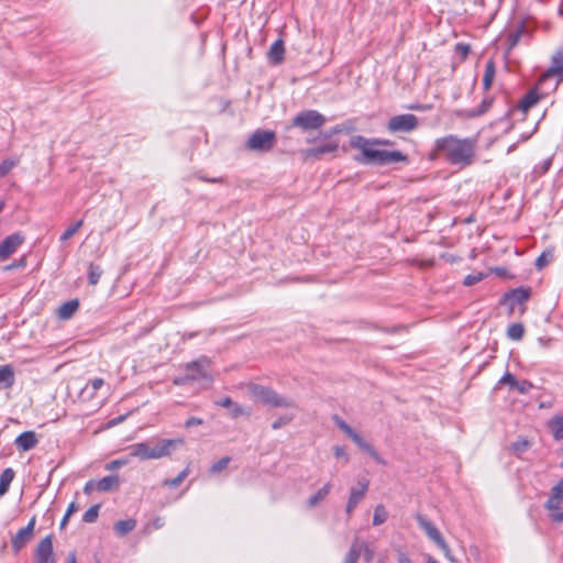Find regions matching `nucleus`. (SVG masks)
<instances>
[{"label":"nucleus","mask_w":563,"mask_h":563,"mask_svg":"<svg viewBox=\"0 0 563 563\" xmlns=\"http://www.w3.org/2000/svg\"><path fill=\"white\" fill-rule=\"evenodd\" d=\"M550 519L554 522L562 523L563 522V510H554L550 514Z\"/></svg>","instance_id":"obj_56"},{"label":"nucleus","mask_w":563,"mask_h":563,"mask_svg":"<svg viewBox=\"0 0 563 563\" xmlns=\"http://www.w3.org/2000/svg\"><path fill=\"white\" fill-rule=\"evenodd\" d=\"M349 438L378 464H386L385 460L378 454V452L369 443H367L355 430L349 435Z\"/></svg>","instance_id":"obj_16"},{"label":"nucleus","mask_w":563,"mask_h":563,"mask_svg":"<svg viewBox=\"0 0 563 563\" xmlns=\"http://www.w3.org/2000/svg\"><path fill=\"white\" fill-rule=\"evenodd\" d=\"M335 424L349 437L354 429H352L343 419L335 416L334 417Z\"/></svg>","instance_id":"obj_52"},{"label":"nucleus","mask_w":563,"mask_h":563,"mask_svg":"<svg viewBox=\"0 0 563 563\" xmlns=\"http://www.w3.org/2000/svg\"><path fill=\"white\" fill-rule=\"evenodd\" d=\"M202 419L200 418H197V417H190L189 419L186 420L185 422V427L186 428H191L194 426H200L202 424Z\"/></svg>","instance_id":"obj_62"},{"label":"nucleus","mask_w":563,"mask_h":563,"mask_svg":"<svg viewBox=\"0 0 563 563\" xmlns=\"http://www.w3.org/2000/svg\"><path fill=\"white\" fill-rule=\"evenodd\" d=\"M285 46L283 40L275 41L267 53V58L271 64L278 65L284 60Z\"/></svg>","instance_id":"obj_20"},{"label":"nucleus","mask_w":563,"mask_h":563,"mask_svg":"<svg viewBox=\"0 0 563 563\" xmlns=\"http://www.w3.org/2000/svg\"><path fill=\"white\" fill-rule=\"evenodd\" d=\"M333 452H334L335 457H338V459L342 457L345 460V463L349 462V456L343 446H340V445L334 446Z\"/></svg>","instance_id":"obj_55"},{"label":"nucleus","mask_w":563,"mask_h":563,"mask_svg":"<svg viewBox=\"0 0 563 563\" xmlns=\"http://www.w3.org/2000/svg\"><path fill=\"white\" fill-rule=\"evenodd\" d=\"M492 103H493V98L485 97L477 108H474L467 112V115L470 118L479 117L488 111V109L492 107Z\"/></svg>","instance_id":"obj_32"},{"label":"nucleus","mask_w":563,"mask_h":563,"mask_svg":"<svg viewBox=\"0 0 563 563\" xmlns=\"http://www.w3.org/2000/svg\"><path fill=\"white\" fill-rule=\"evenodd\" d=\"M518 382L519 380L516 378V376L512 373L506 372L501 376V378L498 380V385H508L510 389L515 390Z\"/></svg>","instance_id":"obj_41"},{"label":"nucleus","mask_w":563,"mask_h":563,"mask_svg":"<svg viewBox=\"0 0 563 563\" xmlns=\"http://www.w3.org/2000/svg\"><path fill=\"white\" fill-rule=\"evenodd\" d=\"M128 463H129L128 459H117V460H113L110 463H108L106 465V470L114 471V470H118V468H120L122 466H125Z\"/></svg>","instance_id":"obj_51"},{"label":"nucleus","mask_w":563,"mask_h":563,"mask_svg":"<svg viewBox=\"0 0 563 563\" xmlns=\"http://www.w3.org/2000/svg\"><path fill=\"white\" fill-rule=\"evenodd\" d=\"M25 266H26V257L22 256L21 258L12 262L11 264L5 265L3 267V271L9 272V271L18 269V268H23Z\"/></svg>","instance_id":"obj_49"},{"label":"nucleus","mask_w":563,"mask_h":563,"mask_svg":"<svg viewBox=\"0 0 563 563\" xmlns=\"http://www.w3.org/2000/svg\"><path fill=\"white\" fill-rule=\"evenodd\" d=\"M548 429L555 441L563 440V415L555 416L548 422Z\"/></svg>","instance_id":"obj_25"},{"label":"nucleus","mask_w":563,"mask_h":563,"mask_svg":"<svg viewBox=\"0 0 563 563\" xmlns=\"http://www.w3.org/2000/svg\"><path fill=\"white\" fill-rule=\"evenodd\" d=\"M15 445L22 451H30L36 446L38 439L34 431H24L16 437Z\"/></svg>","instance_id":"obj_18"},{"label":"nucleus","mask_w":563,"mask_h":563,"mask_svg":"<svg viewBox=\"0 0 563 563\" xmlns=\"http://www.w3.org/2000/svg\"><path fill=\"white\" fill-rule=\"evenodd\" d=\"M210 367V360L207 356L185 364V375L183 377L175 378V385H183L187 382H196L201 379H210L208 374Z\"/></svg>","instance_id":"obj_5"},{"label":"nucleus","mask_w":563,"mask_h":563,"mask_svg":"<svg viewBox=\"0 0 563 563\" xmlns=\"http://www.w3.org/2000/svg\"><path fill=\"white\" fill-rule=\"evenodd\" d=\"M483 278V273L470 274L464 278L463 284L465 286H474L475 284L479 283Z\"/></svg>","instance_id":"obj_48"},{"label":"nucleus","mask_w":563,"mask_h":563,"mask_svg":"<svg viewBox=\"0 0 563 563\" xmlns=\"http://www.w3.org/2000/svg\"><path fill=\"white\" fill-rule=\"evenodd\" d=\"M24 242V235L20 232H15L7 236L0 243V261L8 260L18 247Z\"/></svg>","instance_id":"obj_12"},{"label":"nucleus","mask_w":563,"mask_h":563,"mask_svg":"<svg viewBox=\"0 0 563 563\" xmlns=\"http://www.w3.org/2000/svg\"><path fill=\"white\" fill-rule=\"evenodd\" d=\"M103 384H104V382L102 378L97 377V378L91 379L89 385L92 388V394H95L99 388H101V386Z\"/></svg>","instance_id":"obj_59"},{"label":"nucleus","mask_w":563,"mask_h":563,"mask_svg":"<svg viewBox=\"0 0 563 563\" xmlns=\"http://www.w3.org/2000/svg\"><path fill=\"white\" fill-rule=\"evenodd\" d=\"M103 274V271L100 265H96L93 263H90L88 268V280L90 285H97L99 283V279L101 275Z\"/></svg>","instance_id":"obj_35"},{"label":"nucleus","mask_w":563,"mask_h":563,"mask_svg":"<svg viewBox=\"0 0 563 563\" xmlns=\"http://www.w3.org/2000/svg\"><path fill=\"white\" fill-rule=\"evenodd\" d=\"M20 159L18 157H10L4 159L0 164V177H4L12 168H14L19 164Z\"/></svg>","instance_id":"obj_37"},{"label":"nucleus","mask_w":563,"mask_h":563,"mask_svg":"<svg viewBox=\"0 0 563 563\" xmlns=\"http://www.w3.org/2000/svg\"><path fill=\"white\" fill-rule=\"evenodd\" d=\"M229 409L233 419H236L241 416H250V411L236 402H233V406H231Z\"/></svg>","instance_id":"obj_43"},{"label":"nucleus","mask_w":563,"mask_h":563,"mask_svg":"<svg viewBox=\"0 0 563 563\" xmlns=\"http://www.w3.org/2000/svg\"><path fill=\"white\" fill-rule=\"evenodd\" d=\"M77 510H78L77 504L75 501L70 503L62 521H60V525H59L60 529H63L67 525L69 517Z\"/></svg>","instance_id":"obj_46"},{"label":"nucleus","mask_w":563,"mask_h":563,"mask_svg":"<svg viewBox=\"0 0 563 563\" xmlns=\"http://www.w3.org/2000/svg\"><path fill=\"white\" fill-rule=\"evenodd\" d=\"M84 224V220H78L74 224H71L65 232L60 235V242H66L69 240Z\"/></svg>","instance_id":"obj_40"},{"label":"nucleus","mask_w":563,"mask_h":563,"mask_svg":"<svg viewBox=\"0 0 563 563\" xmlns=\"http://www.w3.org/2000/svg\"><path fill=\"white\" fill-rule=\"evenodd\" d=\"M556 77L559 81H563V49H558L551 58V65L541 76V80Z\"/></svg>","instance_id":"obj_14"},{"label":"nucleus","mask_w":563,"mask_h":563,"mask_svg":"<svg viewBox=\"0 0 563 563\" xmlns=\"http://www.w3.org/2000/svg\"><path fill=\"white\" fill-rule=\"evenodd\" d=\"M136 527L134 519L119 520L114 525V531L118 536H125Z\"/></svg>","instance_id":"obj_30"},{"label":"nucleus","mask_w":563,"mask_h":563,"mask_svg":"<svg viewBox=\"0 0 563 563\" xmlns=\"http://www.w3.org/2000/svg\"><path fill=\"white\" fill-rule=\"evenodd\" d=\"M250 394L251 396L261 401L263 405L273 407V408H295L296 402L288 397H284L275 391L271 387H266L263 385L252 384L250 385Z\"/></svg>","instance_id":"obj_4"},{"label":"nucleus","mask_w":563,"mask_h":563,"mask_svg":"<svg viewBox=\"0 0 563 563\" xmlns=\"http://www.w3.org/2000/svg\"><path fill=\"white\" fill-rule=\"evenodd\" d=\"M35 563H57L53 551V536L48 534L42 539L35 548Z\"/></svg>","instance_id":"obj_9"},{"label":"nucleus","mask_w":563,"mask_h":563,"mask_svg":"<svg viewBox=\"0 0 563 563\" xmlns=\"http://www.w3.org/2000/svg\"><path fill=\"white\" fill-rule=\"evenodd\" d=\"M525 327L520 322L511 323L507 329V336L510 340L519 341L523 338Z\"/></svg>","instance_id":"obj_33"},{"label":"nucleus","mask_w":563,"mask_h":563,"mask_svg":"<svg viewBox=\"0 0 563 563\" xmlns=\"http://www.w3.org/2000/svg\"><path fill=\"white\" fill-rule=\"evenodd\" d=\"M419 125V119L411 113L398 114L391 117L387 122L389 133H410Z\"/></svg>","instance_id":"obj_8"},{"label":"nucleus","mask_w":563,"mask_h":563,"mask_svg":"<svg viewBox=\"0 0 563 563\" xmlns=\"http://www.w3.org/2000/svg\"><path fill=\"white\" fill-rule=\"evenodd\" d=\"M14 476L15 473L11 467H8L2 471L0 475V497L8 493Z\"/></svg>","instance_id":"obj_28"},{"label":"nucleus","mask_w":563,"mask_h":563,"mask_svg":"<svg viewBox=\"0 0 563 563\" xmlns=\"http://www.w3.org/2000/svg\"><path fill=\"white\" fill-rule=\"evenodd\" d=\"M438 547L443 551V553H444L446 559H449L451 562H455L454 558L451 554V550H450L449 545L446 544L445 540L443 541L442 544H439Z\"/></svg>","instance_id":"obj_58"},{"label":"nucleus","mask_w":563,"mask_h":563,"mask_svg":"<svg viewBox=\"0 0 563 563\" xmlns=\"http://www.w3.org/2000/svg\"><path fill=\"white\" fill-rule=\"evenodd\" d=\"M36 519L32 517L26 527L20 529L11 539V545L15 553H19L32 539Z\"/></svg>","instance_id":"obj_10"},{"label":"nucleus","mask_w":563,"mask_h":563,"mask_svg":"<svg viewBox=\"0 0 563 563\" xmlns=\"http://www.w3.org/2000/svg\"><path fill=\"white\" fill-rule=\"evenodd\" d=\"M554 260V251L552 249H548L543 251L538 258L536 260V268L538 271L543 269L547 265H549Z\"/></svg>","instance_id":"obj_31"},{"label":"nucleus","mask_w":563,"mask_h":563,"mask_svg":"<svg viewBox=\"0 0 563 563\" xmlns=\"http://www.w3.org/2000/svg\"><path fill=\"white\" fill-rule=\"evenodd\" d=\"M233 402H234V401H233L230 397H224V398H222V399H220V400L214 401V404H216L217 406H220V407H223V408H228V409H229L231 406H233Z\"/></svg>","instance_id":"obj_60"},{"label":"nucleus","mask_w":563,"mask_h":563,"mask_svg":"<svg viewBox=\"0 0 563 563\" xmlns=\"http://www.w3.org/2000/svg\"><path fill=\"white\" fill-rule=\"evenodd\" d=\"M475 150V140L450 134L435 140L432 157H443L449 164L464 168L473 164Z\"/></svg>","instance_id":"obj_1"},{"label":"nucleus","mask_w":563,"mask_h":563,"mask_svg":"<svg viewBox=\"0 0 563 563\" xmlns=\"http://www.w3.org/2000/svg\"><path fill=\"white\" fill-rule=\"evenodd\" d=\"M325 121V117L317 110H303L294 117L291 126L299 128L301 131L307 132L321 128Z\"/></svg>","instance_id":"obj_6"},{"label":"nucleus","mask_w":563,"mask_h":563,"mask_svg":"<svg viewBox=\"0 0 563 563\" xmlns=\"http://www.w3.org/2000/svg\"><path fill=\"white\" fill-rule=\"evenodd\" d=\"M372 141V144L380 145V146H391L394 145V142L388 139H369Z\"/></svg>","instance_id":"obj_57"},{"label":"nucleus","mask_w":563,"mask_h":563,"mask_svg":"<svg viewBox=\"0 0 563 563\" xmlns=\"http://www.w3.org/2000/svg\"><path fill=\"white\" fill-rule=\"evenodd\" d=\"M530 295H531L530 288L518 287V288L507 291L503 297V302L504 303L509 302V310L511 313L515 309V305L525 303L526 301L529 300Z\"/></svg>","instance_id":"obj_13"},{"label":"nucleus","mask_w":563,"mask_h":563,"mask_svg":"<svg viewBox=\"0 0 563 563\" xmlns=\"http://www.w3.org/2000/svg\"><path fill=\"white\" fill-rule=\"evenodd\" d=\"M79 308V301L78 299H71L69 301L64 302L59 308L57 316L62 320H68L70 319L77 309Z\"/></svg>","instance_id":"obj_23"},{"label":"nucleus","mask_w":563,"mask_h":563,"mask_svg":"<svg viewBox=\"0 0 563 563\" xmlns=\"http://www.w3.org/2000/svg\"><path fill=\"white\" fill-rule=\"evenodd\" d=\"M551 496L554 498L563 499V478L559 481V483L552 487Z\"/></svg>","instance_id":"obj_54"},{"label":"nucleus","mask_w":563,"mask_h":563,"mask_svg":"<svg viewBox=\"0 0 563 563\" xmlns=\"http://www.w3.org/2000/svg\"><path fill=\"white\" fill-rule=\"evenodd\" d=\"M92 490H97V481H88L84 486V493L89 495Z\"/></svg>","instance_id":"obj_61"},{"label":"nucleus","mask_w":563,"mask_h":563,"mask_svg":"<svg viewBox=\"0 0 563 563\" xmlns=\"http://www.w3.org/2000/svg\"><path fill=\"white\" fill-rule=\"evenodd\" d=\"M534 388V385L528 380V379H522V380H519L515 390H517L519 394L521 395H527L529 394L532 389Z\"/></svg>","instance_id":"obj_42"},{"label":"nucleus","mask_w":563,"mask_h":563,"mask_svg":"<svg viewBox=\"0 0 563 563\" xmlns=\"http://www.w3.org/2000/svg\"><path fill=\"white\" fill-rule=\"evenodd\" d=\"M363 560L365 563H371L375 555V548L368 543L363 542Z\"/></svg>","instance_id":"obj_44"},{"label":"nucleus","mask_w":563,"mask_h":563,"mask_svg":"<svg viewBox=\"0 0 563 563\" xmlns=\"http://www.w3.org/2000/svg\"><path fill=\"white\" fill-rule=\"evenodd\" d=\"M183 439H157L134 443L129 446V455L141 461L169 456L172 451L183 445Z\"/></svg>","instance_id":"obj_3"},{"label":"nucleus","mask_w":563,"mask_h":563,"mask_svg":"<svg viewBox=\"0 0 563 563\" xmlns=\"http://www.w3.org/2000/svg\"><path fill=\"white\" fill-rule=\"evenodd\" d=\"M331 488H332V484L330 482L324 484L323 487H321L317 493H314L312 496L309 497V499L307 501L308 507L313 508L319 503H321L329 495Z\"/></svg>","instance_id":"obj_27"},{"label":"nucleus","mask_w":563,"mask_h":563,"mask_svg":"<svg viewBox=\"0 0 563 563\" xmlns=\"http://www.w3.org/2000/svg\"><path fill=\"white\" fill-rule=\"evenodd\" d=\"M14 372L10 365L0 367V389H8L14 385Z\"/></svg>","instance_id":"obj_24"},{"label":"nucleus","mask_w":563,"mask_h":563,"mask_svg":"<svg viewBox=\"0 0 563 563\" xmlns=\"http://www.w3.org/2000/svg\"><path fill=\"white\" fill-rule=\"evenodd\" d=\"M276 143V133L272 130L258 129L249 137L246 146L251 151L268 152Z\"/></svg>","instance_id":"obj_7"},{"label":"nucleus","mask_w":563,"mask_h":563,"mask_svg":"<svg viewBox=\"0 0 563 563\" xmlns=\"http://www.w3.org/2000/svg\"><path fill=\"white\" fill-rule=\"evenodd\" d=\"M540 100V95L537 89L529 90L520 100L518 104V110H521L526 113L529 109L538 103Z\"/></svg>","instance_id":"obj_21"},{"label":"nucleus","mask_w":563,"mask_h":563,"mask_svg":"<svg viewBox=\"0 0 563 563\" xmlns=\"http://www.w3.org/2000/svg\"><path fill=\"white\" fill-rule=\"evenodd\" d=\"M416 520L419 527L426 532V534L437 544H442L444 538L441 532L437 529V527L424 516L417 515Z\"/></svg>","instance_id":"obj_15"},{"label":"nucleus","mask_w":563,"mask_h":563,"mask_svg":"<svg viewBox=\"0 0 563 563\" xmlns=\"http://www.w3.org/2000/svg\"><path fill=\"white\" fill-rule=\"evenodd\" d=\"M528 34H529V31L527 29L525 21H520L519 24L516 26V29L511 30L507 36V42H508L507 54H509V52L514 47L517 46V44L519 43L520 38L523 35H528Z\"/></svg>","instance_id":"obj_19"},{"label":"nucleus","mask_w":563,"mask_h":563,"mask_svg":"<svg viewBox=\"0 0 563 563\" xmlns=\"http://www.w3.org/2000/svg\"><path fill=\"white\" fill-rule=\"evenodd\" d=\"M120 486V477L119 475H109L99 481H97V490L98 492H112L117 490Z\"/></svg>","instance_id":"obj_22"},{"label":"nucleus","mask_w":563,"mask_h":563,"mask_svg":"<svg viewBox=\"0 0 563 563\" xmlns=\"http://www.w3.org/2000/svg\"><path fill=\"white\" fill-rule=\"evenodd\" d=\"M363 550V541L355 538L342 563H356Z\"/></svg>","instance_id":"obj_26"},{"label":"nucleus","mask_w":563,"mask_h":563,"mask_svg":"<svg viewBox=\"0 0 563 563\" xmlns=\"http://www.w3.org/2000/svg\"><path fill=\"white\" fill-rule=\"evenodd\" d=\"M99 509H100L99 505H93V506L89 507L82 516V521L87 522V523L95 522L98 519Z\"/></svg>","instance_id":"obj_39"},{"label":"nucleus","mask_w":563,"mask_h":563,"mask_svg":"<svg viewBox=\"0 0 563 563\" xmlns=\"http://www.w3.org/2000/svg\"><path fill=\"white\" fill-rule=\"evenodd\" d=\"M529 446L530 442L527 439L521 438L511 443V451L518 456H520L529 449Z\"/></svg>","instance_id":"obj_36"},{"label":"nucleus","mask_w":563,"mask_h":563,"mask_svg":"<svg viewBox=\"0 0 563 563\" xmlns=\"http://www.w3.org/2000/svg\"><path fill=\"white\" fill-rule=\"evenodd\" d=\"M376 144L365 136L356 135L351 140V147L361 151V154L355 156V161L364 165L385 166L389 164L409 162L408 156L401 151H386L374 148Z\"/></svg>","instance_id":"obj_2"},{"label":"nucleus","mask_w":563,"mask_h":563,"mask_svg":"<svg viewBox=\"0 0 563 563\" xmlns=\"http://www.w3.org/2000/svg\"><path fill=\"white\" fill-rule=\"evenodd\" d=\"M230 462H231L230 456H223L222 459H220L218 462L213 463L210 466V468H209L210 475L219 474L221 471L227 468V466L229 465Z\"/></svg>","instance_id":"obj_38"},{"label":"nucleus","mask_w":563,"mask_h":563,"mask_svg":"<svg viewBox=\"0 0 563 563\" xmlns=\"http://www.w3.org/2000/svg\"><path fill=\"white\" fill-rule=\"evenodd\" d=\"M454 49H455V53L457 55H460L462 60L465 59L468 56L470 52H471L470 45L465 44V43H457L455 45Z\"/></svg>","instance_id":"obj_47"},{"label":"nucleus","mask_w":563,"mask_h":563,"mask_svg":"<svg viewBox=\"0 0 563 563\" xmlns=\"http://www.w3.org/2000/svg\"><path fill=\"white\" fill-rule=\"evenodd\" d=\"M561 501L562 499H559V498H554L553 496H550V498L545 501V508L551 512H553L554 510H559L561 509L560 505H561Z\"/></svg>","instance_id":"obj_50"},{"label":"nucleus","mask_w":563,"mask_h":563,"mask_svg":"<svg viewBox=\"0 0 563 563\" xmlns=\"http://www.w3.org/2000/svg\"><path fill=\"white\" fill-rule=\"evenodd\" d=\"M495 62L493 59L487 60L485 65L484 76H483V87L485 90L490 89L494 77H495Z\"/></svg>","instance_id":"obj_29"},{"label":"nucleus","mask_w":563,"mask_h":563,"mask_svg":"<svg viewBox=\"0 0 563 563\" xmlns=\"http://www.w3.org/2000/svg\"><path fill=\"white\" fill-rule=\"evenodd\" d=\"M358 487H352L350 489V496L346 503L345 511L347 516H350L354 509L357 507L360 501L365 497L369 482L365 478L358 481L357 483Z\"/></svg>","instance_id":"obj_11"},{"label":"nucleus","mask_w":563,"mask_h":563,"mask_svg":"<svg viewBox=\"0 0 563 563\" xmlns=\"http://www.w3.org/2000/svg\"><path fill=\"white\" fill-rule=\"evenodd\" d=\"M66 563H77L76 552L70 551L67 555Z\"/></svg>","instance_id":"obj_64"},{"label":"nucleus","mask_w":563,"mask_h":563,"mask_svg":"<svg viewBox=\"0 0 563 563\" xmlns=\"http://www.w3.org/2000/svg\"><path fill=\"white\" fill-rule=\"evenodd\" d=\"M292 420V416H283V417H279L278 419H276L273 423H272V428L274 430H277L286 424H288L290 421Z\"/></svg>","instance_id":"obj_53"},{"label":"nucleus","mask_w":563,"mask_h":563,"mask_svg":"<svg viewBox=\"0 0 563 563\" xmlns=\"http://www.w3.org/2000/svg\"><path fill=\"white\" fill-rule=\"evenodd\" d=\"M551 165H552V158L549 157V158L544 159L542 163H540L539 165H537L533 169V173L538 176H542L549 170Z\"/></svg>","instance_id":"obj_45"},{"label":"nucleus","mask_w":563,"mask_h":563,"mask_svg":"<svg viewBox=\"0 0 563 563\" xmlns=\"http://www.w3.org/2000/svg\"><path fill=\"white\" fill-rule=\"evenodd\" d=\"M181 483L183 481H180V478L176 476L175 478L172 479H165L163 482V485L167 487H178Z\"/></svg>","instance_id":"obj_63"},{"label":"nucleus","mask_w":563,"mask_h":563,"mask_svg":"<svg viewBox=\"0 0 563 563\" xmlns=\"http://www.w3.org/2000/svg\"><path fill=\"white\" fill-rule=\"evenodd\" d=\"M388 518V512L384 505L379 504L374 509V516H373V525L374 526H380L383 525Z\"/></svg>","instance_id":"obj_34"},{"label":"nucleus","mask_w":563,"mask_h":563,"mask_svg":"<svg viewBox=\"0 0 563 563\" xmlns=\"http://www.w3.org/2000/svg\"><path fill=\"white\" fill-rule=\"evenodd\" d=\"M339 148L338 142H330L303 151L305 158H320L321 156L333 153Z\"/></svg>","instance_id":"obj_17"}]
</instances>
